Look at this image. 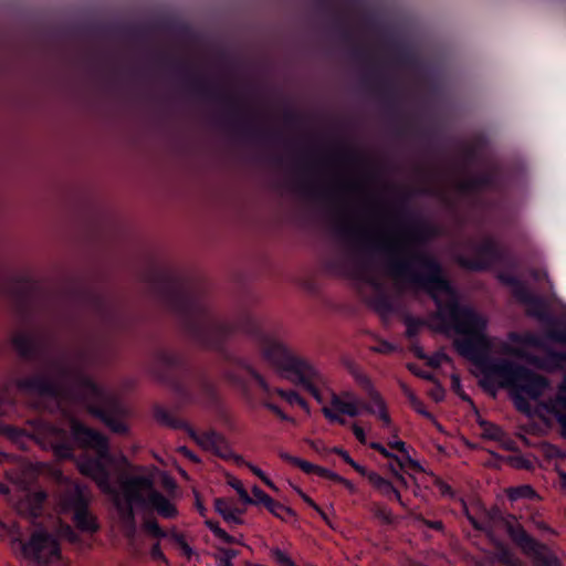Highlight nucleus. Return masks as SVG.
<instances>
[{"label": "nucleus", "mask_w": 566, "mask_h": 566, "mask_svg": "<svg viewBox=\"0 0 566 566\" xmlns=\"http://www.w3.org/2000/svg\"><path fill=\"white\" fill-rule=\"evenodd\" d=\"M335 232L359 251L391 255L388 262L390 274L426 292L437 307L436 317L446 328L462 336L454 339L453 346L460 356L481 370L484 389L494 388L497 381L501 388L525 394L532 399L543 394L548 385L545 377L515 361L489 355L491 344L485 334L486 319L473 307L461 304L458 291L436 256L421 251L409 252L405 258L394 256L397 251L394 245L373 240L360 228L348 222H337Z\"/></svg>", "instance_id": "nucleus-1"}, {"label": "nucleus", "mask_w": 566, "mask_h": 566, "mask_svg": "<svg viewBox=\"0 0 566 566\" xmlns=\"http://www.w3.org/2000/svg\"><path fill=\"white\" fill-rule=\"evenodd\" d=\"M157 287L192 342L231 361L233 357L227 349V342L242 329L260 340L263 357L280 369L286 379L302 386L318 403L324 401L318 388L325 385L321 371L310 360L295 355L283 343L268 336L253 317L247 316L244 324L221 319L186 280L174 273L160 274Z\"/></svg>", "instance_id": "nucleus-2"}, {"label": "nucleus", "mask_w": 566, "mask_h": 566, "mask_svg": "<svg viewBox=\"0 0 566 566\" xmlns=\"http://www.w3.org/2000/svg\"><path fill=\"white\" fill-rule=\"evenodd\" d=\"M64 381L38 373L18 381V387L25 392L53 399L70 398L85 407L87 412L101 420L112 432L124 434L127 424L120 419L123 407L114 396L109 395L91 376L81 370L60 369Z\"/></svg>", "instance_id": "nucleus-3"}, {"label": "nucleus", "mask_w": 566, "mask_h": 566, "mask_svg": "<svg viewBox=\"0 0 566 566\" xmlns=\"http://www.w3.org/2000/svg\"><path fill=\"white\" fill-rule=\"evenodd\" d=\"M154 374L172 391L181 406L198 403L213 407L219 402L214 382L205 371H195L186 356L180 353L157 350Z\"/></svg>", "instance_id": "nucleus-4"}, {"label": "nucleus", "mask_w": 566, "mask_h": 566, "mask_svg": "<svg viewBox=\"0 0 566 566\" xmlns=\"http://www.w3.org/2000/svg\"><path fill=\"white\" fill-rule=\"evenodd\" d=\"M163 64H169L175 72L185 77L188 88L197 96L214 102H222L229 108V123L242 137L259 143H276L281 134L274 130L263 129L254 126L245 119L244 105L234 94L222 92L212 86L205 77L189 73L188 64L181 60H175L167 54H158Z\"/></svg>", "instance_id": "nucleus-5"}, {"label": "nucleus", "mask_w": 566, "mask_h": 566, "mask_svg": "<svg viewBox=\"0 0 566 566\" xmlns=\"http://www.w3.org/2000/svg\"><path fill=\"white\" fill-rule=\"evenodd\" d=\"M71 434L80 447L95 452V455L85 457L80 461V472L91 478L102 492L117 496L116 488L112 482L111 467L114 458L108 439L77 420L71 423Z\"/></svg>", "instance_id": "nucleus-6"}, {"label": "nucleus", "mask_w": 566, "mask_h": 566, "mask_svg": "<svg viewBox=\"0 0 566 566\" xmlns=\"http://www.w3.org/2000/svg\"><path fill=\"white\" fill-rule=\"evenodd\" d=\"M350 55L354 60L370 66L369 72L364 76V83L370 85L381 96L389 115L401 122L395 126V135L400 138L413 137L420 142L429 143L432 138V132L416 125L401 115L397 88L390 78L380 75L371 52L364 46L355 45L350 50Z\"/></svg>", "instance_id": "nucleus-7"}, {"label": "nucleus", "mask_w": 566, "mask_h": 566, "mask_svg": "<svg viewBox=\"0 0 566 566\" xmlns=\"http://www.w3.org/2000/svg\"><path fill=\"white\" fill-rule=\"evenodd\" d=\"M507 534L523 553L533 559L536 566H560L554 552L530 535L520 524H509ZM497 558L505 566H526L506 547L500 548Z\"/></svg>", "instance_id": "nucleus-8"}, {"label": "nucleus", "mask_w": 566, "mask_h": 566, "mask_svg": "<svg viewBox=\"0 0 566 566\" xmlns=\"http://www.w3.org/2000/svg\"><path fill=\"white\" fill-rule=\"evenodd\" d=\"M124 489L127 496L137 502V506L155 510L165 518H174L177 515L175 505L155 489L150 476L127 475L124 478Z\"/></svg>", "instance_id": "nucleus-9"}, {"label": "nucleus", "mask_w": 566, "mask_h": 566, "mask_svg": "<svg viewBox=\"0 0 566 566\" xmlns=\"http://www.w3.org/2000/svg\"><path fill=\"white\" fill-rule=\"evenodd\" d=\"M154 416L158 422L172 429L184 430L190 439H192L202 449L213 452L216 455L227 459L231 451L224 439V437L216 430H208L202 433H198L197 430L191 427L184 419L176 418L167 409L157 406L154 409Z\"/></svg>", "instance_id": "nucleus-10"}, {"label": "nucleus", "mask_w": 566, "mask_h": 566, "mask_svg": "<svg viewBox=\"0 0 566 566\" xmlns=\"http://www.w3.org/2000/svg\"><path fill=\"white\" fill-rule=\"evenodd\" d=\"M546 337L554 343L566 346V323L563 328H548ZM566 364V350H556L551 347L545 349V357L539 366L547 370H560ZM562 395L557 398L558 410L555 417L562 427L563 432L566 434V376L560 387Z\"/></svg>", "instance_id": "nucleus-11"}, {"label": "nucleus", "mask_w": 566, "mask_h": 566, "mask_svg": "<svg viewBox=\"0 0 566 566\" xmlns=\"http://www.w3.org/2000/svg\"><path fill=\"white\" fill-rule=\"evenodd\" d=\"M359 385L367 394L369 402L359 401L354 398L353 400L345 402L340 415L357 417L360 415L361 408L367 413L377 416L378 419L382 421L385 427H389L391 423V418L387 410L386 402L379 391L375 389L371 380L366 376H361L359 378Z\"/></svg>", "instance_id": "nucleus-12"}, {"label": "nucleus", "mask_w": 566, "mask_h": 566, "mask_svg": "<svg viewBox=\"0 0 566 566\" xmlns=\"http://www.w3.org/2000/svg\"><path fill=\"white\" fill-rule=\"evenodd\" d=\"M65 510L72 512V521L76 528L83 533H96L99 525L90 512V500L80 485L64 495Z\"/></svg>", "instance_id": "nucleus-13"}, {"label": "nucleus", "mask_w": 566, "mask_h": 566, "mask_svg": "<svg viewBox=\"0 0 566 566\" xmlns=\"http://www.w3.org/2000/svg\"><path fill=\"white\" fill-rule=\"evenodd\" d=\"M21 551L25 558L39 566H48L53 558L60 557L57 541L45 531L33 533L30 539L22 544Z\"/></svg>", "instance_id": "nucleus-14"}, {"label": "nucleus", "mask_w": 566, "mask_h": 566, "mask_svg": "<svg viewBox=\"0 0 566 566\" xmlns=\"http://www.w3.org/2000/svg\"><path fill=\"white\" fill-rule=\"evenodd\" d=\"M475 258L458 255L457 263L469 271H486L492 264L501 262L504 259V250L493 238H485L480 244L474 247Z\"/></svg>", "instance_id": "nucleus-15"}, {"label": "nucleus", "mask_w": 566, "mask_h": 566, "mask_svg": "<svg viewBox=\"0 0 566 566\" xmlns=\"http://www.w3.org/2000/svg\"><path fill=\"white\" fill-rule=\"evenodd\" d=\"M506 188V179L504 177L501 165L492 164L490 169L476 176L461 180L457 185V189L461 193H476L483 189L494 191H504Z\"/></svg>", "instance_id": "nucleus-16"}, {"label": "nucleus", "mask_w": 566, "mask_h": 566, "mask_svg": "<svg viewBox=\"0 0 566 566\" xmlns=\"http://www.w3.org/2000/svg\"><path fill=\"white\" fill-rule=\"evenodd\" d=\"M409 200L408 195H402L399 199V206L396 210V216L399 220L406 221L409 223L407 232L409 237L419 243L426 242L431 238H434L438 234V229L436 226L430 222L420 219L411 211L407 202Z\"/></svg>", "instance_id": "nucleus-17"}, {"label": "nucleus", "mask_w": 566, "mask_h": 566, "mask_svg": "<svg viewBox=\"0 0 566 566\" xmlns=\"http://www.w3.org/2000/svg\"><path fill=\"white\" fill-rule=\"evenodd\" d=\"M516 301L526 307V314L528 316L547 324L549 328H557L558 326L563 328L564 324H566V322L554 317L548 312L546 301L542 296L534 294L530 289L524 291Z\"/></svg>", "instance_id": "nucleus-18"}, {"label": "nucleus", "mask_w": 566, "mask_h": 566, "mask_svg": "<svg viewBox=\"0 0 566 566\" xmlns=\"http://www.w3.org/2000/svg\"><path fill=\"white\" fill-rule=\"evenodd\" d=\"M361 476L366 478L371 486L382 496L387 497L388 500L397 501L403 507L406 506L400 492L389 480L382 478L377 472L369 470H367V473L363 474Z\"/></svg>", "instance_id": "nucleus-19"}, {"label": "nucleus", "mask_w": 566, "mask_h": 566, "mask_svg": "<svg viewBox=\"0 0 566 566\" xmlns=\"http://www.w3.org/2000/svg\"><path fill=\"white\" fill-rule=\"evenodd\" d=\"M12 345L19 356L27 360H34L40 355V344L30 334L19 333L12 337Z\"/></svg>", "instance_id": "nucleus-20"}, {"label": "nucleus", "mask_w": 566, "mask_h": 566, "mask_svg": "<svg viewBox=\"0 0 566 566\" xmlns=\"http://www.w3.org/2000/svg\"><path fill=\"white\" fill-rule=\"evenodd\" d=\"M46 500L45 491L29 493L22 503V507L31 518L36 520L43 515Z\"/></svg>", "instance_id": "nucleus-21"}, {"label": "nucleus", "mask_w": 566, "mask_h": 566, "mask_svg": "<svg viewBox=\"0 0 566 566\" xmlns=\"http://www.w3.org/2000/svg\"><path fill=\"white\" fill-rule=\"evenodd\" d=\"M214 510L230 525H241L243 523V520L240 516L242 511L233 506L228 499H214Z\"/></svg>", "instance_id": "nucleus-22"}, {"label": "nucleus", "mask_w": 566, "mask_h": 566, "mask_svg": "<svg viewBox=\"0 0 566 566\" xmlns=\"http://www.w3.org/2000/svg\"><path fill=\"white\" fill-rule=\"evenodd\" d=\"M120 491L124 497V506L117 502L118 507L122 510L123 520L127 528L126 535L128 537H134L136 534V521H135V512L134 505H137L136 501L130 500L124 489V479L120 481Z\"/></svg>", "instance_id": "nucleus-23"}, {"label": "nucleus", "mask_w": 566, "mask_h": 566, "mask_svg": "<svg viewBox=\"0 0 566 566\" xmlns=\"http://www.w3.org/2000/svg\"><path fill=\"white\" fill-rule=\"evenodd\" d=\"M345 402H346V400L342 399L338 395L333 394L332 399H331L332 408L323 407V409H322L324 417L329 422L338 423L340 426H346L347 424L346 419L339 415V413H342Z\"/></svg>", "instance_id": "nucleus-24"}, {"label": "nucleus", "mask_w": 566, "mask_h": 566, "mask_svg": "<svg viewBox=\"0 0 566 566\" xmlns=\"http://www.w3.org/2000/svg\"><path fill=\"white\" fill-rule=\"evenodd\" d=\"M279 457L283 461L300 468L306 474H316L319 476V470H322V467H319V465L313 464V463H311L306 460H303L301 458L291 455L290 453H287L285 451H280Z\"/></svg>", "instance_id": "nucleus-25"}, {"label": "nucleus", "mask_w": 566, "mask_h": 566, "mask_svg": "<svg viewBox=\"0 0 566 566\" xmlns=\"http://www.w3.org/2000/svg\"><path fill=\"white\" fill-rule=\"evenodd\" d=\"M238 366H240L243 370H245L252 379L256 382L259 388L263 391L265 395L272 394V388L270 387L269 382L265 380V378L245 359L239 358L235 359Z\"/></svg>", "instance_id": "nucleus-26"}, {"label": "nucleus", "mask_w": 566, "mask_h": 566, "mask_svg": "<svg viewBox=\"0 0 566 566\" xmlns=\"http://www.w3.org/2000/svg\"><path fill=\"white\" fill-rule=\"evenodd\" d=\"M479 426L482 428V437L492 441L501 442L505 438V432L501 427L486 420L479 421Z\"/></svg>", "instance_id": "nucleus-27"}, {"label": "nucleus", "mask_w": 566, "mask_h": 566, "mask_svg": "<svg viewBox=\"0 0 566 566\" xmlns=\"http://www.w3.org/2000/svg\"><path fill=\"white\" fill-rule=\"evenodd\" d=\"M500 280L503 284L512 289V295L515 300L528 289L525 282L513 274H501Z\"/></svg>", "instance_id": "nucleus-28"}, {"label": "nucleus", "mask_w": 566, "mask_h": 566, "mask_svg": "<svg viewBox=\"0 0 566 566\" xmlns=\"http://www.w3.org/2000/svg\"><path fill=\"white\" fill-rule=\"evenodd\" d=\"M507 497L514 502L521 499L533 500L537 497L536 491L530 484H523L507 490Z\"/></svg>", "instance_id": "nucleus-29"}, {"label": "nucleus", "mask_w": 566, "mask_h": 566, "mask_svg": "<svg viewBox=\"0 0 566 566\" xmlns=\"http://www.w3.org/2000/svg\"><path fill=\"white\" fill-rule=\"evenodd\" d=\"M274 392L280 396L282 399H284L290 405H297L303 410L308 411V403L307 401L295 390H285L282 388H275Z\"/></svg>", "instance_id": "nucleus-30"}, {"label": "nucleus", "mask_w": 566, "mask_h": 566, "mask_svg": "<svg viewBox=\"0 0 566 566\" xmlns=\"http://www.w3.org/2000/svg\"><path fill=\"white\" fill-rule=\"evenodd\" d=\"M325 451H328L331 453H335L337 455H339L343 461L345 463H347L348 465H350L357 473H359L360 475L363 474H366L367 473V469L363 465H360L359 463H357L352 457L350 454L348 453V451H346L344 448L342 447H333L331 449H325Z\"/></svg>", "instance_id": "nucleus-31"}, {"label": "nucleus", "mask_w": 566, "mask_h": 566, "mask_svg": "<svg viewBox=\"0 0 566 566\" xmlns=\"http://www.w3.org/2000/svg\"><path fill=\"white\" fill-rule=\"evenodd\" d=\"M405 325H406V337L408 339L416 338L420 329L427 325V322L420 317H413V316H407L405 318Z\"/></svg>", "instance_id": "nucleus-32"}, {"label": "nucleus", "mask_w": 566, "mask_h": 566, "mask_svg": "<svg viewBox=\"0 0 566 566\" xmlns=\"http://www.w3.org/2000/svg\"><path fill=\"white\" fill-rule=\"evenodd\" d=\"M206 526L212 532V534L221 539L226 544H239L240 542L232 535L228 534L223 528L219 526V523L212 520H206Z\"/></svg>", "instance_id": "nucleus-33"}, {"label": "nucleus", "mask_w": 566, "mask_h": 566, "mask_svg": "<svg viewBox=\"0 0 566 566\" xmlns=\"http://www.w3.org/2000/svg\"><path fill=\"white\" fill-rule=\"evenodd\" d=\"M143 528L146 533L155 538H165L167 536L166 532L160 527L158 522L153 517H147L143 522Z\"/></svg>", "instance_id": "nucleus-34"}, {"label": "nucleus", "mask_w": 566, "mask_h": 566, "mask_svg": "<svg viewBox=\"0 0 566 566\" xmlns=\"http://www.w3.org/2000/svg\"><path fill=\"white\" fill-rule=\"evenodd\" d=\"M265 509L270 513H272L275 517L281 518L283 521L285 520V515L284 514H286L289 516H294L295 515L294 511L291 507L285 506L284 504H282V503H280V502H277V501H275L273 499H272V503L269 504L268 506H265Z\"/></svg>", "instance_id": "nucleus-35"}, {"label": "nucleus", "mask_w": 566, "mask_h": 566, "mask_svg": "<svg viewBox=\"0 0 566 566\" xmlns=\"http://www.w3.org/2000/svg\"><path fill=\"white\" fill-rule=\"evenodd\" d=\"M412 409L418 412L419 415L426 417V418H431L432 415L430 411H428L426 405L423 403V401L418 398L412 391L410 390H406L405 391Z\"/></svg>", "instance_id": "nucleus-36"}, {"label": "nucleus", "mask_w": 566, "mask_h": 566, "mask_svg": "<svg viewBox=\"0 0 566 566\" xmlns=\"http://www.w3.org/2000/svg\"><path fill=\"white\" fill-rule=\"evenodd\" d=\"M334 28L342 39L346 43H352L354 35L352 30L345 24V21L340 17H336L334 21Z\"/></svg>", "instance_id": "nucleus-37"}, {"label": "nucleus", "mask_w": 566, "mask_h": 566, "mask_svg": "<svg viewBox=\"0 0 566 566\" xmlns=\"http://www.w3.org/2000/svg\"><path fill=\"white\" fill-rule=\"evenodd\" d=\"M301 189L308 196L315 198H327L331 195L329 190L323 189L310 182L302 181L300 184Z\"/></svg>", "instance_id": "nucleus-38"}, {"label": "nucleus", "mask_w": 566, "mask_h": 566, "mask_svg": "<svg viewBox=\"0 0 566 566\" xmlns=\"http://www.w3.org/2000/svg\"><path fill=\"white\" fill-rule=\"evenodd\" d=\"M451 388L453 392L464 402H469L470 405H473V400L471 397L463 390L461 385V379L458 375L451 376Z\"/></svg>", "instance_id": "nucleus-39"}, {"label": "nucleus", "mask_w": 566, "mask_h": 566, "mask_svg": "<svg viewBox=\"0 0 566 566\" xmlns=\"http://www.w3.org/2000/svg\"><path fill=\"white\" fill-rule=\"evenodd\" d=\"M370 448L377 452H379L384 458L390 459L395 461L400 469H403V463L397 454L390 452L387 448L384 447L380 442H371Z\"/></svg>", "instance_id": "nucleus-40"}, {"label": "nucleus", "mask_w": 566, "mask_h": 566, "mask_svg": "<svg viewBox=\"0 0 566 566\" xmlns=\"http://www.w3.org/2000/svg\"><path fill=\"white\" fill-rule=\"evenodd\" d=\"M271 556L280 566H297L295 562L279 547L271 549Z\"/></svg>", "instance_id": "nucleus-41"}, {"label": "nucleus", "mask_w": 566, "mask_h": 566, "mask_svg": "<svg viewBox=\"0 0 566 566\" xmlns=\"http://www.w3.org/2000/svg\"><path fill=\"white\" fill-rule=\"evenodd\" d=\"M271 556L280 566H297L295 562L279 547L271 549Z\"/></svg>", "instance_id": "nucleus-42"}, {"label": "nucleus", "mask_w": 566, "mask_h": 566, "mask_svg": "<svg viewBox=\"0 0 566 566\" xmlns=\"http://www.w3.org/2000/svg\"><path fill=\"white\" fill-rule=\"evenodd\" d=\"M253 502L254 505H263L264 507L272 503V497L268 495L261 488L254 485L252 488Z\"/></svg>", "instance_id": "nucleus-43"}, {"label": "nucleus", "mask_w": 566, "mask_h": 566, "mask_svg": "<svg viewBox=\"0 0 566 566\" xmlns=\"http://www.w3.org/2000/svg\"><path fill=\"white\" fill-rule=\"evenodd\" d=\"M374 304L379 312L390 313L392 311V303L385 293L378 294L374 300Z\"/></svg>", "instance_id": "nucleus-44"}, {"label": "nucleus", "mask_w": 566, "mask_h": 566, "mask_svg": "<svg viewBox=\"0 0 566 566\" xmlns=\"http://www.w3.org/2000/svg\"><path fill=\"white\" fill-rule=\"evenodd\" d=\"M220 557L218 558V566H233L232 559L238 556V551L232 548H220Z\"/></svg>", "instance_id": "nucleus-45"}, {"label": "nucleus", "mask_w": 566, "mask_h": 566, "mask_svg": "<svg viewBox=\"0 0 566 566\" xmlns=\"http://www.w3.org/2000/svg\"><path fill=\"white\" fill-rule=\"evenodd\" d=\"M436 488L439 490L440 494L444 497L454 499L455 491L452 489L450 484L443 481L440 478H437L434 481Z\"/></svg>", "instance_id": "nucleus-46"}, {"label": "nucleus", "mask_w": 566, "mask_h": 566, "mask_svg": "<svg viewBox=\"0 0 566 566\" xmlns=\"http://www.w3.org/2000/svg\"><path fill=\"white\" fill-rule=\"evenodd\" d=\"M263 406L268 410L273 412L275 416H277L282 421H286V422L293 421V418L290 417L287 413H285L277 405H275L269 400H265V401H263Z\"/></svg>", "instance_id": "nucleus-47"}, {"label": "nucleus", "mask_w": 566, "mask_h": 566, "mask_svg": "<svg viewBox=\"0 0 566 566\" xmlns=\"http://www.w3.org/2000/svg\"><path fill=\"white\" fill-rule=\"evenodd\" d=\"M449 356L443 352H437L428 357V365L432 368H439L443 361H449Z\"/></svg>", "instance_id": "nucleus-48"}, {"label": "nucleus", "mask_w": 566, "mask_h": 566, "mask_svg": "<svg viewBox=\"0 0 566 566\" xmlns=\"http://www.w3.org/2000/svg\"><path fill=\"white\" fill-rule=\"evenodd\" d=\"M370 349L374 353L386 354L387 355V354L394 353L396 350V347L390 342H388L386 339H381L378 345L373 346Z\"/></svg>", "instance_id": "nucleus-49"}, {"label": "nucleus", "mask_w": 566, "mask_h": 566, "mask_svg": "<svg viewBox=\"0 0 566 566\" xmlns=\"http://www.w3.org/2000/svg\"><path fill=\"white\" fill-rule=\"evenodd\" d=\"M249 469L251 470V472L258 476L259 479L262 480V482L269 486L270 489L276 491V486L275 484L266 476V474L260 469L258 468L256 465H253V464H249Z\"/></svg>", "instance_id": "nucleus-50"}, {"label": "nucleus", "mask_w": 566, "mask_h": 566, "mask_svg": "<svg viewBox=\"0 0 566 566\" xmlns=\"http://www.w3.org/2000/svg\"><path fill=\"white\" fill-rule=\"evenodd\" d=\"M120 32L125 36L134 40H139L144 38V30L138 27H123L120 28Z\"/></svg>", "instance_id": "nucleus-51"}, {"label": "nucleus", "mask_w": 566, "mask_h": 566, "mask_svg": "<svg viewBox=\"0 0 566 566\" xmlns=\"http://www.w3.org/2000/svg\"><path fill=\"white\" fill-rule=\"evenodd\" d=\"M524 343L531 347H535V348H539V349L547 348L543 338L535 334L525 335Z\"/></svg>", "instance_id": "nucleus-52"}, {"label": "nucleus", "mask_w": 566, "mask_h": 566, "mask_svg": "<svg viewBox=\"0 0 566 566\" xmlns=\"http://www.w3.org/2000/svg\"><path fill=\"white\" fill-rule=\"evenodd\" d=\"M478 157H479V150H478L476 146L470 145L463 149V158L467 164H472V163L476 161Z\"/></svg>", "instance_id": "nucleus-53"}, {"label": "nucleus", "mask_w": 566, "mask_h": 566, "mask_svg": "<svg viewBox=\"0 0 566 566\" xmlns=\"http://www.w3.org/2000/svg\"><path fill=\"white\" fill-rule=\"evenodd\" d=\"M319 476L324 478V479H328V480L337 482V483H340V484H342V482H346L345 478H343L339 474H337L336 472H333L332 470L323 468V467H322V470H319Z\"/></svg>", "instance_id": "nucleus-54"}, {"label": "nucleus", "mask_w": 566, "mask_h": 566, "mask_svg": "<svg viewBox=\"0 0 566 566\" xmlns=\"http://www.w3.org/2000/svg\"><path fill=\"white\" fill-rule=\"evenodd\" d=\"M232 488L237 491V493L239 494L240 499L245 503V504H252L253 500L252 497L249 495V493L247 492V490L243 488V485L241 484V482L237 481L235 483L232 484Z\"/></svg>", "instance_id": "nucleus-55"}, {"label": "nucleus", "mask_w": 566, "mask_h": 566, "mask_svg": "<svg viewBox=\"0 0 566 566\" xmlns=\"http://www.w3.org/2000/svg\"><path fill=\"white\" fill-rule=\"evenodd\" d=\"M339 158L346 163H355L360 159V156L357 154V151L352 149H342L339 151Z\"/></svg>", "instance_id": "nucleus-56"}, {"label": "nucleus", "mask_w": 566, "mask_h": 566, "mask_svg": "<svg viewBox=\"0 0 566 566\" xmlns=\"http://www.w3.org/2000/svg\"><path fill=\"white\" fill-rule=\"evenodd\" d=\"M375 515L387 524H390L392 522V514L385 506H378L375 511Z\"/></svg>", "instance_id": "nucleus-57"}, {"label": "nucleus", "mask_w": 566, "mask_h": 566, "mask_svg": "<svg viewBox=\"0 0 566 566\" xmlns=\"http://www.w3.org/2000/svg\"><path fill=\"white\" fill-rule=\"evenodd\" d=\"M150 556L157 562H167L166 556L161 549L160 543H155L150 548Z\"/></svg>", "instance_id": "nucleus-58"}, {"label": "nucleus", "mask_w": 566, "mask_h": 566, "mask_svg": "<svg viewBox=\"0 0 566 566\" xmlns=\"http://www.w3.org/2000/svg\"><path fill=\"white\" fill-rule=\"evenodd\" d=\"M302 500L311 507H313L316 512L319 513V515L325 520L327 521V516L326 514L322 511V509L307 495L305 494L304 492L302 491H298Z\"/></svg>", "instance_id": "nucleus-59"}, {"label": "nucleus", "mask_w": 566, "mask_h": 566, "mask_svg": "<svg viewBox=\"0 0 566 566\" xmlns=\"http://www.w3.org/2000/svg\"><path fill=\"white\" fill-rule=\"evenodd\" d=\"M512 394H513V398H514L516 408L521 411L527 410L530 405H528L527 400L522 396V394L516 392V391H512Z\"/></svg>", "instance_id": "nucleus-60"}, {"label": "nucleus", "mask_w": 566, "mask_h": 566, "mask_svg": "<svg viewBox=\"0 0 566 566\" xmlns=\"http://www.w3.org/2000/svg\"><path fill=\"white\" fill-rule=\"evenodd\" d=\"M409 370L415 374L416 376L424 379V380H429V381H436V378L433 376V374L429 373V371H423V370H419L416 368V366L413 365H409Z\"/></svg>", "instance_id": "nucleus-61"}, {"label": "nucleus", "mask_w": 566, "mask_h": 566, "mask_svg": "<svg viewBox=\"0 0 566 566\" xmlns=\"http://www.w3.org/2000/svg\"><path fill=\"white\" fill-rule=\"evenodd\" d=\"M56 452L64 458H71L73 454V448L70 443L63 442L56 447Z\"/></svg>", "instance_id": "nucleus-62"}, {"label": "nucleus", "mask_w": 566, "mask_h": 566, "mask_svg": "<svg viewBox=\"0 0 566 566\" xmlns=\"http://www.w3.org/2000/svg\"><path fill=\"white\" fill-rule=\"evenodd\" d=\"M422 523L424 526L431 528V530H434V531H438V532H442L444 530V524L442 521H431V520H426V518H421Z\"/></svg>", "instance_id": "nucleus-63"}, {"label": "nucleus", "mask_w": 566, "mask_h": 566, "mask_svg": "<svg viewBox=\"0 0 566 566\" xmlns=\"http://www.w3.org/2000/svg\"><path fill=\"white\" fill-rule=\"evenodd\" d=\"M444 389L440 384H437L436 388L431 390L430 396L437 402L442 401L444 398Z\"/></svg>", "instance_id": "nucleus-64"}]
</instances>
